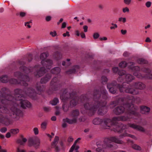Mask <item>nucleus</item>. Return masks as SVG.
I'll use <instances>...</instances> for the list:
<instances>
[{
	"label": "nucleus",
	"mask_w": 152,
	"mask_h": 152,
	"mask_svg": "<svg viewBox=\"0 0 152 152\" xmlns=\"http://www.w3.org/2000/svg\"><path fill=\"white\" fill-rule=\"evenodd\" d=\"M100 95L98 91L97 90L95 91L94 94V100L93 102H92L86 96H83L82 97L83 101L82 103H84L83 106L84 108L93 113L96 111L99 107L98 103Z\"/></svg>",
	"instance_id": "f257e3e1"
},
{
	"label": "nucleus",
	"mask_w": 152,
	"mask_h": 152,
	"mask_svg": "<svg viewBox=\"0 0 152 152\" xmlns=\"http://www.w3.org/2000/svg\"><path fill=\"white\" fill-rule=\"evenodd\" d=\"M80 97L75 96L74 94L70 91L69 89H65L64 90L63 94L61 95L60 98L64 100H67L69 98L71 99L70 102V106L71 107L75 106L79 104L82 103L83 101L82 97Z\"/></svg>",
	"instance_id": "f03ea898"
},
{
	"label": "nucleus",
	"mask_w": 152,
	"mask_h": 152,
	"mask_svg": "<svg viewBox=\"0 0 152 152\" xmlns=\"http://www.w3.org/2000/svg\"><path fill=\"white\" fill-rule=\"evenodd\" d=\"M13 102L14 103L11 106L9 110L6 107L1 104H2L1 101H0V112L7 114L13 118H15L19 116L21 111L18 107V105L16 102Z\"/></svg>",
	"instance_id": "7ed1b4c3"
},
{
	"label": "nucleus",
	"mask_w": 152,
	"mask_h": 152,
	"mask_svg": "<svg viewBox=\"0 0 152 152\" xmlns=\"http://www.w3.org/2000/svg\"><path fill=\"white\" fill-rule=\"evenodd\" d=\"M101 90V94L100 95L99 99L98 105L99 106V109L98 112L99 114L103 115L107 112V110L106 107L104 106L106 104L105 100L107 97V92L105 89L102 88Z\"/></svg>",
	"instance_id": "20e7f679"
},
{
	"label": "nucleus",
	"mask_w": 152,
	"mask_h": 152,
	"mask_svg": "<svg viewBox=\"0 0 152 152\" xmlns=\"http://www.w3.org/2000/svg\"><path fill=\"white\" fill-rule=\"evenodd\" d=\"M126 108L122 106H119L115 108L114 110V113L116 115L121 114L124 113L125 110H127V114L129 115H135L136 114V109L133 104H127L125 105Z\"/></svg>",
	"instance_id": "39448f33"
},
{
	"label": "nucleus",
	"mask_w": 152,
	"mask_h": 152,
	"mask_svg": "<svg viewBox=\"0 0 152 152\" xmlns=\"http://www.w3.org/2000/svg\"><path fill=\"white\" fill-rule=\"evenodd\" d=\"M14 94L15 96V98H13L12 96L10 95H7L6 97L3 96L0 97L1 100V102L2 104H7V102L8 101H12L13 102L17 101V99H21L23 98L22 95V94L23 93V91L19 89H16L14 90Z\"/></svg>",
	"instance_id": "423d86ee"
},
{
	"label": "nucleus",
	"mask_w": 152,
	"mask_h": 152,
	"mask_svg": "<svg viewBox=\"0 0 152 152\" xmlns=\"http://www.w3.org/2000/svg\"><path fill=\"white\" fill-rule=\"evenodd\" d=\"M141 70L144 73V74L141 75L137 72L134 73V75L137 78H142L145 77L147 79H152V74L151 73V71L148 68H143L141 69Z\"/></svg>",
	"instance_id": "0eeeda50"
},
{
	"label": "nucleus",
	"mask_w": 152,
	"mask_h": 152,
	"mask_svg": "<svg viewBox=\"0 0 152 152\" xmlns=\"http://www.w3.org/2000/svg\"><path fill=\"white\" fill-rule=\"evenodd\" d=\"M80 113L79 110L77 109L72 110L70 113L69 116L73 118L72 119H69L66 118L64 120L69 124H73L76 123L77 121V118L80 115Z\"/></svg>",
	"instance_id": "6e6552de"
},
{
	"label": "nucleus",
	"mask_w": 152,
	"mask_h": 152,
	"mask_svg": "<svg viewBox=\"0 0 152 152\" xmlns=\"http://www.w3.org/2000/svg\"><path fill=\"white\" fill-rule=\"evenodd\" d=\"M111 142H114L116 143L119 144H123L124 142L121 140H119L115 137H112L110 138L105 139L104 141V145L102 146L103 148H106V147L111 148L113 145L110 144Z\"/></svg>",
	"instance_id": "1a4fd4ad"
},
{
	"label": "nucleus",
	"mask_w": 152,
	"mask_h": 152,
	"mask_svg": "<svg viewBox=\"0 0 152 152\" xmlns=\"http://www.w3.org/2000/svg\"><path fill=\"white\" fill-rule=\"evenodd\" d=\"M48 53L47 52L43 53L40 56V59L42 60L41 63L44 66H45L46 68L48 69L50 68V65L52 64V61L50 59L45 61V60L48 56Z\"/></svg>",
	"instance_id": "9d476101"
},
{
	"label": "nucleus",
	"mask_w": 152,
	"mask_h": 152,
	"mask_svg": "<svg viewBox=\"0 0 152 152\" xmlns=\"http://www.w3.org/2000/svg\"><path fill=\"white\" fill-rule=\"evenodd\" d=\"M118 87L120 92H121L124 91L126 93L133 95H137L139 93V92L137 90L132 88L131 86H129L126 88L124 87V83L123 85L120 86L118 85Z\"/></svg>",
	"instance_id": "9b49d317"
},
{
	"label": "nucleus",
	"mask_w": 152,
	"mask_h": 152,
	"mask_svg": "<svg viewBox=\"0 0 152 152\" xmlns=\"http://www.w3.org/2000/svg\"><path fill=\"white\" fill-rule=\"evenodd\" d=\"M18 104L19 103L20 104L21 107L23 108L26 107L31 108L32 107L31 103L27 100H23L22 99H17V101H15Z\"/></svg>",
	"instance_id": "f8f14e48"
},
{
	"label": "nucleus",
	"mask_w": 152,
	"mask_h": 152,
	"mask_svg": "<svg viewBox=\"0 0 152 152\" xmlns=\"http://www.w3.org/2000/svg\"><path fill=\"white\" fill-rule=\"evenodd\" d=\"M50 86L52 89L54 90H56L60 87V84L56 77H55L53 79L50 83Z\"/></svg>",
	"instance_id": "ddd939ff"
},
{
	"label": "nucleus",
	"mask_w": 152,
	"mask_h": 152,
	"mask_svg": "<svg viewBox=\"0 0 152 152\" xmlns=\"http://www.w3.org/2000/svg\"><path fill=\"white\" fill-rule=\"evenodd\" d=\"M23 74L19 72H16L14 73V75L15 77L18 78H21L22 80H25L26 82H29L30 80L29 77L26 75H23Z\"/></svg>",
	"instance_id": "4468645a"
},
{
	"label": "nucleus",
	"mask_w": 152,
	"mask_h": 152,
	"mask_svg": "<svg viewBox=\"0 0 152 152\" xmlns=\"http://www.w3.org/2000/svg\"><path fill=\"white\" fill-rule=\"evenodd\" d=\"M9 81L10 83L12 84H16L20 83L21 85L24 86H28V84L24 80H21L20 81H18L15 79L12 78L10 79Z\"/></svg>",
	"instance_id": "2eb2a0df"
},
{
	"label": "nucleus",
	"mask_w": 152,
	"mask_h": 152,
	"mask_svg": "<svg viewBox=\"0 0 152 152\" xmlns=\"http://www.w3.org/2000/svg\"><path fill=\"white\" fill-rule=\"evenodd\" d=\"M116 85V82L115 81H114L112 83L107 84V87L111 93L115 94L116 93V90L114 89V87Z\"/></svg>",
	"instance_id": "dca6fc26"
},
{
	"label": "nucleus",
	"mask_w": 152,
	"mask_h": 152,
	"mask_svg": "<svg viewBox=\"0 0 152 152\" xmlns=\"http://www.w3.org/2000/svg\"><path fill=\"white\" fill-rule=\"evenodd\" d=\"M25 93L31 98H34L36 95V93L34 90L31 88L27 89L25 90Z\"/></svg>",
	"instance_id": "f3484780"
},
{
	"label": "nucleus",
	"mask_w": 152,
	"mask_h": 152,
	"mask_svg": "<svg viewBox=\"0 0 152 152\" xmlns=\"http://www.w3.org/2000/svg\"><path fill=\"white\" fill-rule=\"evenodd\" d=\"M129 127L142 132H145V129L143 127L139 125L130 124L129 125Z\"/></svg>",
	"instance_id": "a211bd4d"
},
{
	"label": "nucleus",
	"mask_w": 152,
	"mask_h": 152,
	"mask_svg": "<svg viewBox=\"0 0 152 152\" xmlns=\"http://www.w3.org/2000/svg\"><path fill=\"white\" fill-rule=\"evenodd\" d=\"M133 86L136 89L140 90H143L146 87L145 85L141 82H135L133 84Z\"/></svg>",
	"instance_id": "6ab92c4d"
},
{
	"label": "nucleus",
	"mask_w": 152,
	"mask_h": 152,
	"mask_svg": "<svg viewBox=\"0 0 152 152\" xmlns=\"http://www.w3.org/2000/svg\"><path fill=\"white\" fill-rule=\"evenodd\" d=\"M45 68L42 67L34 72V75L37 77H40L42 76L45 73Z\"/></svg>",
	"instance_id": "aec40b11"
},
{
	"label": "nucleus",
	"mask_w": 152,
	"mask_h": 152,
	"mask_svg": "<svg viewBox=\"0 0 152 152\" xmlns=\"http://www.w3.org/2000/svg\"><path fill=\"white\" fill-rule=\"evenodd\" d=\"M128 118H126V117L123 116H117L113 118L112 119V121L113 124H114L119 121H126L128 119Z\"/></svg>",
	"instance_id": "412c9836"
},
{
	"label": "nucleus",
	"mask_w": 152,
	"mask_h": 152,
	"mask_svg": "<svg viewBox=\"0 0 152 152\" xmlns=\"http://www.w3.org/2000/svg\"><path fill=\"white\" fill-rule=\"evenodd\" d=\"M38 66H35L34 67H30L29 68H28L23 66H20V69L25 73H28L29 72H32L34 69L37 68Z\"/></svg>",
	"instance_id": "4be33fe9"
},
{
	"label": "nucleus",
	"mask_w": 152,
	"mask_h": 152,
	"mask_svg": "<svg viewBox=\"0 0 152 152\" xmlns=\"http://www.w3.org/2000/svg\"><path fill=\"white\" fill-rule=\"evenodd\" d=\"M29 144L31 145H37L39 146L40 143V140L38 138H36L35 140H33L31 139L29 140Z\"/></svg>",
	"instance_id": "5701e85b"
},
{
	"label": "nucleus",
	"mask_w": 152,
	"mask_h": 152,
	"mask_svg": "<svg viewBox=\"0 0 152 152\" xmlns=\"http://www.w3.org/2000/svg\"><path fill=\"white\" fill-rule=\"evenodd\" d=\"M27 141V139L23 137L22 135H21L20 138L17 140V142L20 145H24L26 142Z\"/></svg>",
	"instance_id": "b1692460"
},
{
	"label": "nucleus",
	"mask_w": 152,
	"mask_h": 152,
	"mask_svg": "<svg viewBox=\"0 0 152 152\" xmlns=\"http://www.w3.org/2000/svg\"><path fill=\"white\" fill-rule=\"evenodd\" d=\"M51 76L50 74L46 75L45 76L42 78L40 80L42 83H47L50 79Z\"/></svg>",
	"instance_id": "393cba45"
},
{
	"label": "nucleus",
	"mask_w": 152,
	"mask_h": 152,
	"mask_svg": "<svg viewBox=\"0 0 152 152\" xmlns=\"http://www.w3.org/2000/svg\"><path fill=\"white\" fill-rule=\"evenodd\" d=\"M133 76L129 74H126L125 78V80L126 82H130L134 80Z\"/></svg>",
	"instance_id": "a878e982"
},
{
	"label": "nucleus",
	"mask_w": 152,
	"mask_h": 152,
	"mask_svg": "<svg viewBox=\"0 0 152 152\" xmlns=\"http://www.w3.org/2000/svg\"><path fill=\"white\" fill-rule=\"evenodd\" d=\"M79 68V66L78 65L75 66L74 68L72 69L69 70V71L66 72V73L68 74H71L75 73L77 69Z\"/></svg>",
	"instance_id": "bb28decb"
},
{
	"label": "nucleus",
	"mask_w": 152,
	"mask_h": 152,
	"mask_svg": "<svg viewBox=\"0 0 152 152\" xmlns=\"http://www.w3.org/2000/svg\"><path fill=\"white\" fill-rule=\"evenodd\" d=\"M150 109L145 106H142L141 108V112L142 114H146L150 112Z\"/></svg>",
	"instance_id": "cd10ccee"
},
{
	"label": "nucleus",
	"mask_w": 152,
	"mask_h": 152,
	"mask_svg": "<svg viewBox=\"0 0 152 152\" xmlns=\"http://www.w3.org/2000/svg\"><path fill=\"white\" fill-rule=\"evenodd\" d=\"M104 123L107 126L110 127L113 124L112 120L109 119H106L104 120Z\"/></svg>",
	"instance_id": "c85d7f7f"
},
{
	"label": "nucleus",
	"mask_w": 152,
	"mask_h": 152,
	"mask_svg": "<svg viewBox=\"0 0 152 152\" xmlns=\"http://www.w3.org/2000/svg\"><path fill=\"white\" fill-rule=\"evenodd\" d=\"M61 71L60 68L58 67H56L51 70V72L53 74H57L59 73Z\"/></svg>",
	"instance_id": "c756f323"
},
{
	"label": "nucleus",
	"mask_w": 152,
	"mask_h": 152,
	"mask_svg": "<svg viewBox=\"0 0 152 152\" xmlns=\"http://www.w3.org/2000/svg\"><path fill=\"white\" fill-rule=\"evenodd\" d=\"M102 120L99 118H95L93 121V123L95 125H98L101 124L102 122Z\"/></svg>",
	"instance_id": "7c9ffc66"
},
{
	"label": "nucleus",
	"mask_w": 152,
	"mask_h": 152,
	"mask_svg": "<svg viewBox=\"0 0 152 152\" xmlns=\"http://www.w3.org/2000/svg\"><path fill=\"white\" fill-rule=\"evenodd\" d=\"M137 61L138 64H147L148 63L147 61L143 58L138 59Z\"/></svg>",
	"instance_id": "2f4dec72"
},
{
	"label": "nucleus",
	"mask_w": 152,
	"mask_h": 152,
	"mask_svg": "<svg viewBox=\"0 0 152 152\" xmlns=\"http://www.w3.org/2000/svg\"><path fill=\"white\" fill-rule=\"evenodd\" d=\"M59 140V137L57 136H56L53 141L51 143L52 146H55L56 145Z\"/></svg>",
	"instance_id": "473e14b6"
},
{
	"label": "nucleus",
	"mask_w": 152,
	"mask_h": 152,
	"mask_svg": "<svg viewBox=\"0 0 152 152\" xmlns=\"http://www.w3.org/2000/svg\"><path fill=\"white\" fill-rule=\"evenodd\" d=\"M126 136H129L133 139H137V138L134 135L129 134L127 133H125L124 134H121L120 136V137L121 138H123Z\"/></svg>",
	"instance_id": "72a5a7b5"
},
{
	"label": "nucleus",
	"mask_w": 152,
	"mask_h": 152,
	"mask_svg": "<svg viewBox=\"0 0 152 152\" xmlns=\"http://www.w3.org/2000/svg\"><path fill=\"white\" fill-rule=\"evenodd\" d=\"M0 80L2 82L6 83L8 82L9 79L7 76L4 75L1 77Z\"/></svg>",
	"instance_id": "f704fd0d"
},
{
	"label": "nucleus",
	"mask_w": 152,
	"mask_h": 152,
	"mask_svg": "<svg viewBox=\"0 0 152 152\" xmlns=\"http://www.w3.org/2000/svg\"><path fill=\"white\" fill-rule=\"evenodd\" d=\"M48 122L45 121L41 123V128L43 130H45L46 128Z\"/></svg>",
	"instance_id": "c9c22d12"
},
{
	"label": "nucleus",
	"mask_w": 152,
	"mask_h": 152,
	"mask_svg": "<svg viewBox=\"0 0 152 152\" xmlns=\"http://www.w3.org/2000/svg\"><path fill=\"white\" fill-rule=\"evenodd\" d=\"M113 128L114 131L118 132H121L120 124H119L118 125L115 126Z\"/></svg>",
	"instance_id": "e433bc0d"
},
{
	"label": "nucleus",
	"mask_w": 152,
	"mask_h": 152,
	"mask_svg": "<svg viewBox=\"0 0 152 152\" xmlns=\"http://www.w3.org/2000/svg\"><path fill=\"white\" fill-rule=\"evenodd\" d=\"M127 65V63L125 61H122L120 63L119 66L121 68H124Z\"/></svg>",
	"instance_id": "4c0bfd02"
},
{
	"label": "nucleus",
	"mask_w": 152,
	"mask_h": 152,
	"mask_svg": "<svg viewBox=\"0 0 152 152\" xmlns=\"http://www.w3.org/2000/svg\"><path fill=\"white\" fill-rule=\"evenodd\" d=\"M37 89L39 91H40V93L41 92L44 91L45 89V88L43 86H38V84H37L36 86Z\"/></svg>",
	"instance_id": "58836bf2"
},
{
	"label": "nucleus",
	"mask_w": 152,
	"mask_h": 152,
	"mask_svg": "<svg viewBox=\"0 0 152 152\" xmlns=\"http://www.w3.org/2000/svg\"><path fill=\"white\" fill-rule=\"evenodd\" d=\"M58 102V99L55 98L52 101H50V103L53 105H56Z\"/></svg>",
	"instance_id": "ea45409f"
},
{
	"label": "nucleus",
	"mask_w": 152,
	"mask_h": 152,
	"mask_svg": "<svg viewBox=\"0 0 152 152\" xmlns=\"http://www.w3.org/2000/svg\"><path fill=\"white\" fill-rule=\"evenodd\" d=\"M19 132V130L18 129H12L10 130V132L14 134H17Z\"/></svg>",
	"instance_id": "a19ab883"
},
{
	"label": "nucleus",
	"mask_w": 152,
	"mask_h": 152,
	"mask_svg": "<svg viewBox=\"0 0 152 152\" xmlns=\"http://www.w3.org/2000/svg\"><path fill=\"white\" fill-rule=\"evenodd\" d=\"M120 124V127L121 128V131H122V130L123 129H125L127 128L128 127H129V124H128V126H127L126 125H124L122 124Z\"/></svg>",
	"instance_id": "79ce46f5"
},
{
	"label": "nucleus",
	"mask_w": 152,
	"mask_h": 152,
	"mask_svg": "<svg viewBox=\"0 0 152 152\" xmlns=\"http://www.w3.org/2000/svg\"><path fill=\"white\" fill-rule=\"evenodd\" d=\"M135 63L134 62H129L127 63V66L129 68L132 69L133 67H134V65Z\"/></svg>",
	"instance_id": "37998d69"
},
{
	"label": "nucleus",
	"mask_w": 152,
	"mask_h": 152,
	"mask_svg": "<svg viewBox=\"0 0 152 152\" xmlns=\"http://www.w3.org/2000/svg\"><path fill=\"white\" fill-rule=\"evenodd\" d=\"M132 148L135 150H141V148L140 146L136 145H134L132 146Z\"/></svg>",
	"instance_id": "c03bdc74"
},
{
	"label": "nucleus",
	"mask_w": 152,
	"mask_h": 152,
	"mask_svg": "<svg viewBox=\"0 0 152 152\" xmlns=\"http://www.w3.org/2000/svg\"><path fill=\"white\" fill-rule=\"evenodd\" d=\"M118 74L120 76H121L123 75H126V72L124 70H120L119 71Z\"/></svg>",
	"instance_id": "a18cd8bd"
},
{
	"label": "nucleus",
	"mask_w": 152,
	"mask_h": 152,
	"mask_svg": "<svg viewBox=\"0 0 152 152\" xmlns=\"http://www.w3.org/2000/svg\"><path fill=\"white\" fill-rule=\"evenodd\" d=\"M100 36L99 34L97 32L95 33L94 34L93 37L94 39L98 38Z\"/></svg>",
	"instance_id": "49530a36"
},
{
	"label": "nucleus",
	"mask_w": 152,
	"mask_h": 152,
	"mask_svg": "<svg viewBox=\"0 0 152 152\" xmlns=\"http://www.w3.org/2000/svg\"><path fill=\"white\" fill-rule=\"evenodd\" d=\"M66 119V118L63 119V124H62V126L63 128H66L67 126V124L66 123V122H67L65 121L66 120H64Z\"/></svg>",
	"instance_id": "de8ad7c7"
},
{
	"label": "nucleus",
	"mask_w": 152,
	"mask_h": 152,
	"mask_svg": "<svg viewBox=\"0 0 152 152\" xmlns=\"http://www.w3.org/2000/svg\"><path fill=\"white\" fill-rule=\"evenodd\" d=\"M102 82L103 83L104 82L106 83L108 80V79L106 77L103 76L102 77Z\"/></svg>",
	"instance_id": "09e8293b"
},
{
	"label": "nucleus",
	"mask_w": 152,
	"mask_h": 152,
	"mask_svg": "<svg viewBox=\"0 0 152 152\" xmlns=\"http://www.w3.org/2000/svg\"><path fill=\"white\" fill-rule=\"evenodd\" d=\"M116 104L117 103L116 101L112 102L110 105V107L111 108H113L116 105Z\"/></svg>",
	"instance_id": "8fccbe9b"
},
{
	"label": "nucleus",
	"mask_w": 152,
	"mask_h": 152,
	"mask_svg": "<svg viewBox=\"0 0 152 152\" xmlns=\"http://www.w3.org/2000/svg\"><path fill=\"white\" fill-rule=\"evenodd\" d=\"M62 108L63 109L64 111L65 112H66L68 110L69 107L66 105H64L63 106Z\"/></svg>",
	"instance_id": "3c124183"
},
{
	"label": "nucleus",
	"mask_w": 152,
	"mask_h": 152,
	"mask_svg": "<svg viewBox=\"0 0 152 152\" xmlns=\"http://www.w3.org/2000/svg\"><path fill=\"white\" fill-rule=\"evenodd\" d=\"M33 132L35 135H37L39 133L38 128L37 127H35L33 129Z\"/></svg>",
	"instance_id": "603ef678"
},
{
	"label": "nucleus",
	"mask_w": 152,
	"mask_h": 152,
	"mask_svg": "<svg viewBox=\"0 0 152 152\" xmlns=\"http://www.w3.org/2000/svg\"><path fill=\"white\" fill-rule=\"evenodd\" d=\"M118 21L120 22L122 21L123 23H124L126 21V19L125 18L120 17L118 19Z\"/></svg>",
	"instance_id": "864d4df0"
},
{
	"label": "nucleus",
	"mask_w": 152,
	"mask_h": 152,
	"mask_svg": "<svg viewBox=\"0 0 152 152\" xmlns=\"http://www.w3.org/2000/svg\"><path fill=\"white\" fill-rule=\"evenodd\" d=\"M50 34L53 37H54L57 35L56 32V31L50 32Z\"/></svg>",
	"instance_id": "5fc2aeb1"
},
{
	"label": "nucleus",
	"mask_w": 152,
	"mask_h": 152,
	"mask_svg": "<svg viewBox=\"0 0 152 152\" xmlns=\"http://www.w3.org/2000/svg\"><path fill=\"white\" fill-rule=\"evenodd\" d=\"M132 69L133 70H134L136 71H139L140 70V67L137 66H136L133 67V68Z\"/></svg>",
	"instance_id": "6e6d98bb"
},
{
	"label": "nucleus",
	"mask_w": 152,
	"mask_h": 152,
	"mask_svg": "<svg viewBox=\"0 0 152 152\" xmlns=\"http://www.w3.org/2000/svg\"><path fill=\"white\" fill-rule=\"evenodd\" d=\"M123 12L124 13H125L126 12H129V9L127 7L124 8L123 9Z\"/></svg>",
	"instance_id": "4d7b16f0"
},
{
	"label": "nucleus",
	"mask_w": 152,
	"mask_h": 152,
	"mask_svg": "<svg viewBox=\"0 0 152 152\" xmlns=\"http://www.w3.org/2000/svg\"><path fill=\"white\" fill-rule=\"evenodd\" d=\"M43 109H44V110L46 112H49L51 110L50 108V107H44Z\"/></svg>",
	"instance_id": "13d9d810"
},
{
	"label": "nucleus",
	"mask_w": 152,
	"mask_h": 152,
	"mask_svg": "<svg viewBox=\"0 0 152 152\" xmlns=\"http://www.w3.org/2000/svg\"><path fill=\"white\" fill-rule=\"evenodd\" d=\"M131 1V0H124V3L126 4H129Z\"/></svg>",
	"instance_id": "bf43d9fd"
},
{
	"label": "nucleus",
	"mask_w": 152,
	"mask_h": 152,
	"mask_svg": "<svg viewBox=\"0 0 152 152\" xmlns=\"http://www.w3.org/2000/svg\"><path fill=\"white\" fill-rule=\"evenodd\" d=\"M111 24L112 25H114V26H111L110 27V28L111 29H114L115 28H117V25L115 24H114L113 23H112Z\"/></svg>",
	"instance_id": "052dcab7"
},
{
	"label": "nucleus",
	"mask_w": 152,
	"mask_h": 152,
	"mask_svg": "<svg viewBox=\"0 0 152 152\" xmlns=\"http://www.w3.org/2000/svg\"><path fill=\"white\" fill-rule=\"evenodd\" d=\"M32 55L31 54H29L28 56V62H30L32 59Z\"/></svg>",
	"instance_id": "680f3d73"
},
{
	"label": "nucleus",
	"mask_w": 152,
	"mask_h": 152,
	"mask_svg": "<svg viewBox=\"0 0 152 152\" xmlns=\"http://www.w3.org/2000/svg\"><path fill=\"white\" fill-rule=\"evenodd\" d=\"M7 131V129L5 127H3L0 129V131L2 133H4Z\"/></svg>",
	"instance_id": "e2e57ef3"
},
{
	"label": "nucleus",
	"mask_w": 152,
	"mask_h": 152,
	"mask_svg": "<svg viewBox=\"0 0 152 152\" xmlns=\"http://www.w3.org/2000/svg\"><path fill=\"white\" fill-rule=\"evenodd\" d=\"M26 15V13L24 12H21L20 13V15L21 17H24Z\"/></svg>",
	"instance_id": "0e129e2a"
},
{
	"label": "nucleus",
	"mask_w": 152,
	"mask_h": 152,
	"mask_svg": "<svg viewBox=\"0 0 152 152\" xmlns=\"http://www.w3.org/2000/svg\"><path fill=\"white\" fill-rule=\"evenodd\" d=\"M151 2L148 1L146 3L145 5L147 7H149L151 6Z\"/></svg>",
	"instance_id": "69168bd1"
},
{
	"label": "nucleus",
	"mask_w": 152,
	"mask_h": 152,
	"mask_svg": "<svg viewBox=\"0 0 152 152\" xmlns=\"http://www.w3.org/2000/svg\"><path fill=\"white\" fill-rule=\"evenodd\" d=\"M68 141L69 142H72L73 140V138L71 136H69L68 139Z\"/></svg>",
	"instance_id": "338daca9"
},
{
	"label": "nucleus",
	"mask_w": 152,
	"mask_h": 152,
	"mask_svg": "<svg viewBox=\"0 0 152 152\" xmlns=\"http://www.w3.org/2000/svg\"><path fill=\"white\" fill-rule=\"evenodd\" d=\"M70 61V59H67L66 62V66H68L70 65V63L69 62Z\"/></svg>",
	"instance_id": "774afa93"
}]
</instances>
